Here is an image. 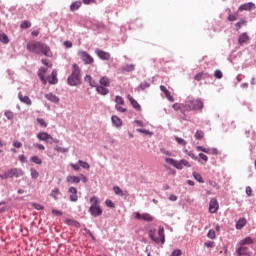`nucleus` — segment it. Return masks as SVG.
Listing matches in <instances>:
<instances>
[{
    "label": "nucleus",
    "instance_id": "1",
    "mask_svg": "<svg viewBox=\"0 0 256 256\" xmlns=\"http://www.w3.org/2000/svg\"><path fill=\"white\" fill-rule=\"evenodd\" d=\"M26 49L29 53L34 55H44V57H51V48L49 45L41 41H31L26 44Z\"/></svg>",
    "mask_w": 256,
    "mask_h": 256
},
{
    "label": "nucleus",
    "instance_id": "2",
    "mask_svg": "<svg viewBox=\"0 0 256 256\" xmlns=\"http://www.w3.org/2000/svg\"><path fill=\"white\" fill-rule=\"evenodd\" d=\"M67 83L70 87L81 85V68H79V65H72V73L68 76Z\"/></svg>",
    "mask_w": 256,
    "mask_h": 256
},
{
    "label": "nucleus",
    "instance_id": "3",
    "mask_svg": "<svg viewBox=\"0 0 256 256\" xmlns=\"http://www.w3.org/2000/svg\"><path fill=\"white\" fill-rule=\"evenodd\" d=\"M157 230L155 228H152L148 231V236L151 239V241H154L157 245L161 243L162 245H165V228L159 227L158 229V237Z\"/></svg>",
    "mask_w": 256,
    "mask_h": 256
},
{
    "label": "nucleus",
    "instance_id": "4",
    "mask_svg": "<svg viewBox=\"0 0 256 256\" xmlns=\"http://www.w3.org/2000/svg\"><path fill=\"white\" fill-rule=\"evenodd\" d=\"M25 173L23 172V169L21 168H11L6 170L3 174H0V179L5 180V179H13V177H23Z\"/></svg>",
    "mask_w": 256,
    "mask_h": 256
},
{
    "label": "nucleus",
    "instance_id": "5",
    "mask_svg": "<svg viewBox=\"0 0 256 256\" xmlns=\"http://www.w3.org/2000/svg\"><path fill=\"white\" fill-rule=\"evenodd\" d=\"M189 111H203L205 104L201 99H192L188 101Z\"/></svg>",
    "mask_w": 256,
    "mask_h": 256
},
{
    "label": "nucleus",
    "instance_id": "6",
    "mask_svg": "<svg viewBox=\"0 0 256 256\" xmlns=\"http://www.w3.org/2000/svg\"><path fill=\"white\" fill-rule=\"evenodd\" d=\"M78 56L81 61H83L84 65H93V63H95V60L92 58L91 54L87 53V51H79Z\"/></svg>",
    "mask_w": 256,
    "mask_h": 256
},
{
    "label": "nucleus",
    "instance_id": "7",
    "mask_svg": "<svg viewBox=\"0 0 256 256\" xmlns=\"http://www.w3.org/2000/svg\"><path fill=\"white\" fill-rule=\"evenodd\" d=\"M88 211L92 217H101L103 215V208L99 205H91Z\"/></svg>",
    "mask_w": 256,
    "mask_h": 256
},
{
    "label": "nucleus",
    "instance_id": "8",
    "mask_svg": "<svg viewBox=\"0 0 256 256\" xmlns=\"http://www.w3.org/2000/svg\"><path fill=\"white\" fill-rule=\"evenodd\" d=\"M135 219H138V221H146L147 223H153V216L149 213H135Z\"/></svg>",
    "mask_w": 256,
    "mask_h": 256
},
{
    "label": "nucleus",
    "instance_id": "9",
    "mask_svg": "<svg viewBox=\"0 0 256 256\" xmlns=\"http://www.w3.org/2000/svg\"><path fill=\"white\" fill-rule=\"evenodd\" d=\"M165 163L172 165V167H175V169H178V171H182L183 169V163H181V160L177 161L173 158H165Z\"/></svg>",
    "mask_w": 256,
    "mask_h": 256
},
{
    "label": "nucleus",
    "instance_id": "10",
    "mask_svg": "<svg viewBox=\"0 0 256 256\" xmlns=\"http://www.w3.org/2000/svg\"><path fill=\"white\" fill-rule=\"evenodd\" d=\"M95 54L101 61H109L111 59V54L109 52H105L101 49H95Z\"/></svg>",
    "mask_w": 256,
    "mask_h": 256
},
{
    "label": "nucleus",
    "instance_id": "11",
    "mask_svg": "<svg viewBox=\"0 0 256 256\" xmlns=\"http://www.w3.org/2000/svg\"><path fill=\"white\" fill-rule=\"evenodd\" d=\"M119 73L125 75V73H133L135 71V64H125L118 69Z\"/></svg>",
    "mask_w": 256,
    "mask_h": 256
},
{
    "label": "nucleus",
    "instance_id": "12",
    "mask_svg": "<svg viewBox=\"0 0 256 256\" xmlns=\"http://www.w3.org/2000/svg\"><path fill=\"white\" fill-rule=\"evenodd\" d=\"M46 81L49 85H57V83H59V78H57V71L55 69L52 70L51 75L47 77Z\"/></svg>",
    "mask_w": 256,
    "mask_h": 256
},
{
    "label": "nucleus",
    "instance_id": "13",
    "mask_svg": "<svg viewBox=\"0 0 256 256\" xmlns=\"http://www.w3.org/2000/svg\"><path fill=\"white\" fill-rule=\"evenodd\" d=\"M46 73H47V68L42 66L38 69L37 75H38L42 85H47V79L45 78Z\"/></svg>",
    "mask_w": 256,
    "mask_h": 256
},
{
    "label": "nucleus",
    "instance_id": "14",
    "mask_svg": "<svg viewBox=\"0 0 256 256\" xmlns=\"http://www.w3.org/2000/svg\"><path fill=\"white\" fill-rule=\"evenodd\" d=\"M113 191L115 195L118 197H123V199H127V197H129V192L127 190L123 191L119 186H114Z\"/></svg>",
    "mask_w": 256,
    "mask_h": 256
},
{
    "label": "nucleus",
    "instance_id": "15",
    "mask_svg": "<svg viewBox=\"0 0 256 256\" xmlns=\"http://www.w3.org/2000/svg\"><path fill=\"white\" fill-rule=\"evenodd\" d=\"M249 39V34H247V32H243L238 36V45H240V47L247 45V43H249Z\"/></svg>",
    "mask_w": 256,
    "mask_h": 256
},
{
    "label": "nucleus",
    "instance_id": "16",
    "mask_svg": "<svg viewBox=\"0 0 256 256\" xmlns=\"http://www.w3.org/2000/svg\"><path fill=\"white\" fill-rule=\"evenodd\" d=\"M127 99L132 105L133 109H135L136 111H141V105L139 104V102H137V100H135V98H133V96L128 94Z\"/></svg>",
    "mask_w": 256,
    "mask_h": 256
},
{
    "label": "nucleus",
    "instance_id": "17",
    "mask_svg": "<svg viewBox=\"0 0 256 256\" xmlns=\"http://www.w3.org/2000/svg\"><path fill=\"white\" fill-rule=\"evenodd\" d=\"M255 9V3L247 2L239 6L238 11H251Z\"/></svg>",
    "mask_w": 256,
    "mask_h": 256
},
{
    "label": "nucleus",
    "instance_id": "18",
    "mask_svg": "<svg viewBox=\"0 0 256 256\" xmlns=\"http://www.w3.org/2000/svg\"><path fill=\"white\" fill-rule=\"evenodd\" d=\"M111 122L113 127H116L117 129H119V127H123V120H121L117 115H113L111 117Z\"/></svg>",
    "mask_w": 256,
    "mask_h": 256
},
{
    "label": "nucleus",
    "instance_id": "19",
    "mask_svg": "<svg viewBox=\"0 0 256 256\" xmlns=\"http://www.w3.org/2000/svg\"><path fill=\"white\" fill-rule=\"evenodd\" d=\"M160 90L162 91L163 94H165L166 99H168V101H170V103H173L175 101V98H173V96H171V92H169L167 87L161 85Z\"/></svg>",
    "mask_w": 256,
    "mask_h": 256
},
{
    "label": "nucleus",
    "instance_id": "20",
    "mask_svg": "<svg viewBox=\"0 0 256 256\" xmlns=\"http://www.w3.org/2000/svg\"><path fill=\"white\" fill-rule=\"evenodd\" d=\"M45 99L47 101H50V103H59L60 99L57 95L53 94L52 92H49L48 94H45Z\"/></svg>",
    "mask_w": 256,
    "mask_h": 256
},
{
    "label": "nucleus",
    "instance_id": "21",
    "mask_svg": "<svg viewBox=\"0 0 256 256\" xmlns=\"http://www.w3.org/2000/svg\"><path fill=\"white\" fill-rule=\"evenodd\" d=\"M66 181L67 183H71V185H77L78 183H81V178L79 176L69 175L66 177Z\"/></svg>",
    "mask_w": 256,
    "mask_h": 256
},
{
    "label": "nucleus",
    "instance_id": "22",
    "mask_svg": "<svg viewBox=\"0 0 256 256\" xmlns=\"http://www.w3.org/2000/svg\"><path fill=\"white\" fill-rule=\"evenodd\" d=\"M96 93L105 97V95H109V89L106 86L98 85L96 86Z\"/></svg>",
    "mask_w": 256,
    "mask_h": 256
},
{
    "label": "nucleus",
    "instance_id": "23",
    "mask_svg": "<svg viewBox=\"0 0 256 256\" xmlns=\"http://www.w3.org/2000/svg\"><path fill=\"white\" fill-rule=\"evenodd\" d=\"M238 256H249V248L247 246H241L236 250Z\"/></svg>",
    "mask_w": 256,
    "mask_h": 256
},
{
    "label": "nucleus",
    "instance_id": "24",
    "mask_svg": "<svg viewBox=\"0 0 256 256\" xmlns=\"http://www.w3.org/2000/svg\"><path fill=\"white\" fill-rule=\"evenodd\" d=\"M209 211H210V213H216L217 211H219V202H217V200L210 201Z\"/></svg>",
    "mask_w": 256,
    "mask_h": 256
},
{
    "label": "nucleus",
    "instance_id": "25",
    "mask_svg": "<svg viewBox=\"0 0 256 256\" xmlns=\"http://www.w3.org/2000/svg\"><path fill=\"white\" fill-rule=\"evenodd\" d=\"M99 83L102 87H111V79H109L107 76L101 77Z\"/></svg>",
    "mask_w": 256,
    "mask_h": 256
},
{
    "label": "nucleus",
    "instance_id": "26",
    "mask_svg": "<svg viewBox=\"0 0 256 256\" xmlns=\"http://www.w3.org/2000/svg\"><path fill=\"white\" fill-rule=\"evenodd\" d=\"M37 139H39V141H49L51 135L47 132H40L37 134Z\"/></svg>",
    "mask_w": 256,
    "mask_h": 256
},
{
    "label": "nucleus",
    "instance_id": "27",
    "mask_svg": "<svg viewBox=\"0 0 256 256\" xmlns=\"http://www.w3.org/2000/svg\"><path fill=\"white\" fill-rule=\"evenodd\" d=\"M246 225L247 219L239 218L238 221L236 222V229H238V231H241V229H243V227H245Z\"/></svg>",
    "mask_w": 256,
    "mask_h": 256
},
{
    "label": "nucleus",
    "instance_id": "28",
    "mask_svg": "<svg viewBox=\"0 0 256 256\" xmlns=\"http://www.w3.org/2000/svg\"><path fill=\"white\" fill-rule=\"evenodd\" d=\"M18 99L21 101V103H25V105H31V98L29 96H23L21 92L18 94Z\"/></svg>",
    "mask_w": 256,
    "mask_h": 256
},
{
    "label": "nucleus",
    "instance_id": "29",
    "mask_svg": "<svg viewBox=\"0 0 256 256\" xmlns=\"http://www.w3.org/2000/svg\"><path fill=\"white\" fill-rule=\"evenodd\" d=\"M254 240L251 237H246L240 241V246L244 247L245 245H253Z\"/></svg>",
    "mask_w": 256,
    "mask_h": 256
},
{
    "label": "nucleus",
    "instance_id": "30",
    "mask_svg": "<svg viewBox=\"0 0 256 256\" xmlns=\"http://www.w3.org/2000/svg\"><path fill=\"white\" fill-rule=\"evenodd\" d=\"M184 153H186V155H188V157H191V159H193L194 161H197L198 163H201L203 165V161H201L199 157L195 156L193 151L185 150Z\"/></svg>",
    "mask_w": 256,
    "mask_h": 256
},
{
    "label": "nucleus",
    "instance_id": "31",
    "mask_svg": "<svg viewBox=\"0 0 256 256\" xmlns=\"http://www.w3.org/2000/svg\"><path fill=\"white\" fill-rule=\"evenodd\" d=\"M149 87H151V83H149L148 81H143L137 87V91H145V89H149Z\"/></svg>",
    "mask_w": 256,
    "mask_h": 256
},
{
    "label": "nucleus",
    "instance_id": "32",
    "mask_svg": "<svg viewBox=\"0 0 256 256\" xmlns=\"http://www.w3.org/2000/svg\"><path fill=\"white\" fill-rule=\"evenodd\" d=\"M81 1H74L70 5V11H78V9H81Z\"/></svg>",
    "mask_w": 256,
    "mask_h": 256
},
{
    "label": "nucleus",
    "instance_id": "33",
    "mask_svg": "<svg viewBox=\"0 0 256 256\" xmlns=\"http://www.w3.org/2000/svg\"><path fill=\"white\" fill-rule=\"evenodd\" d=\"M4 115L6 116L8 121H13V119H15V113H13V111H11V110H6L4 112Z\"/></svg>",
    "mask_w": 256,
    "mask_h": 256
},
{
    "label": "nucleus",
    "instance_id": "34",
    "mask_svg": "<svg viewBox=\"0 0 256 256\" xmlns=\"http://www.w3.org/2000/svg\"><path fill=\"white\" fill-rule=\"evenodd\" d=\"M0 42L3 43V45L9 44V36L5 33L0 34Z\"/></svg>",
    "mask_w": 256,
    "mask_h": 256
},
{
    "label": "nucleus",
    "instance_id": "35",
    "mask_svg": "<svg viewBox=\"0 0 256 256\" xmlns=\"http://www.w3.org/2000/svg\"><path fill=\"white\" fill-rule=\"evenodd\" d=\"M245 23H247V20H245V19H241L240 21H238V22L234 25L235 31H239V29H241V27H243V25H245Z\"/></svg>",
    "mask_w": 256,
    "mask_h": 256
},
{
    "label": "nucleus",
    "instance_id": "36",
    "mask_svg": "<svg viewBox=\"0 0 256 256\" xmlns=\"http://www.w3.org/2000/svg\"><path fill=\"white\" fill-rule=\"evenodd\" d=\"M194 137L197 141H201V139L205 137V132H203L202 130H197Z\"/></svg>",
    "mask_w": 256,
    "mask_h": 256
},
{
    "label": "nucleus",
    "instance_id": "37",
    "mask_svg": "<svg viewBox=\"0 0 256 256\" xmlns=\"http://www.w3.org/2000/svg\"><path fill=\"white\" fill-rule=\"evenodd\" d=\"M59 193H61V191L59 190V188H53L51 193H50V197H52V199H55V201H57V195H59Z\"/></svg>",
    "mask_w": 256,
    "mask_h": 256
},
{
    "label": "nucleus",
    "instance_id": "38",
    "mask_svg": "<svg viewBox=\"0 0 256 256\" xmlns=\"http://www.w3.org/2000/svg\"><path fill=\"white\" fill-rule=\"evenodd\" d=\"M30 161L32 163H35V165H41L43 163V160H41V158H39V156H32L30 158Z\"/></svg>",
    "mask_w": 256,
    "mask_h": 256
},
{
    "label": "nucleus",
    "instance_id": "39",
    "mask_svg": "<svg viewBox=\"0 0 256 256\" xmlns=\"http://www.w3.org/2000/svg\"><path fill=\"white\" fill-rule=\"evenodd\" d=\"M187 111H191V110H189V104L188 103L187 104H181L180 113L182 115H185V113H187Z\"/></svg>",
    "mask_w": 256,
    "mask_h": 256
},
{
    "label": "nucleus",
    "instance_id": "40",
    "mask_svg": "<svg viewBox=\"0 0 256 256\" xmlns=\"http://www.w3.org/2000/svg\"><path fill=\"white\" fill-rule=\"evenodd\" d=\"M194 179H196L198 181V183H205V180H203V176H201V174L197 173V172H193L192 173Z\"/></svg>",
    "mask_w": 256,
    "mask_h": 256
},
{
    "label": "nucleus",
    "instance_id": "41",
    "mask_svg": "<svg viewBox=\"0 0 256 256\" xmlns=\"http://www.w3.org/2000/svg\"><path fill=\"white\" fill-rule=\"evenodd\" d=\"M54 151H57V153H69V148H63L56 145Z\"/></svg>",
    "mask_w": 256,
    "mask_h": 256
},
{
    "label": "nucleus",
    "instance_id": "42",
    "mask_svg": "<svg viewBox=\"0 0 256 256\" xmlns=\"http://www.w3.org/2000/svg\"><path fill=\"white\" fill-rule=\"evenodd\" d=\"M36 121L40 125V127L46 128L49 125L43 118H37Z\"/></svg>",
    "mask_w": 256,
    "mask_h": 256
},
{
    "label": "nucleus",
    "instance_id": "43",
    "mask_svg": "<svg viewBox=\"0 0 256 256\" xmlns=\"http://www.w3.org/2000/svg\"><path fill=\"white\" fill-rule=\"evenodd\" d=\"M115 103L116 105H125V100L123 99V97L117 95L115 97Z\"/></svg>",
    "mask_w": 256,
    "mask_h": 256
},
{
    "label": "nucleus",
    "instance_id": "44",
    "mask_svg": "<svg viewBox=\"0 0 256 256\" xmlns=\"http://www.w3.org/2000/svg\"><path fill=\"white\" fill-rule=\"evenodd\" d=\"M205 75H207L206 73L200 72L197 73L194 77L195 81H202L203 79H205Z\"/></svg>",
    "mask_w": 256,
    "mask_h": 256
},
{
    "label": "nucleus",
    "instance_id": "45",
    "mask_svg": "<svg viewBox=\"0 0 256 256\" xmlns=\"http://www.w3.org/2000/svg\"><path fill=\"white\" fill-rule=\"evenodd\" d=\"M30 175H31V179H37L39 177V172H37L35 168H31Z\"/></svg>",
    "mask_w": 256,
    "mask_h": 256
},
{
    "label": "nucleus",
    "instance_id": "46",
    "mask_svg": "<svg viewBox=\"0 0 256 256\" xmlns=\"http://www.w3.org/2000/svg\"><path fill=\"white\" fill-rule=\"evenodd\" d=\"M208 239H217V234H215V230L210 229L207 233Z\"/></svg>",
    "mask_w": 256,
    "mask_h": 256
},
{
    "label": "nucleus",
    "instance_id": "47",
    "mask_svg": "<svg viewBox=\"0 0 256 256\" xmlns=\"http://www.w3.org/2000/svg\"><path fill=\"white\" fill-rule=\"evenodd\" d=\"M207 155H219V150L217 148H208Z\"/></svg>",
    "mask_w": 256,
    "mask_h": 256
},
{
    "label": "nucleus",
    "instance_id": "48",
    "mask_svg": "<svg viewBox=\"0 0 256 256\" xmlns=\"http://www.w3.org/2000/svg\"><path fill=\"white\" fill-rule=\"evenodd\" d=\"M105 205L106 207H109V209H115V203H113V200L111 199H106Z\"/></svg>",
    "mask_w": 256,
    "mask_h": 256
},
{
    "label": "nucleus",
    "instance_id": "49",
    "mask_svg": "<svg viewBox=\"0 0 256 256\" xmlns=\"http://www.w3.org/2000/svg\"><path fill=\"white\" fill-rule=\"evenodd\" d=\"M29 27H31V23L27 20H24L21 24H20V28L21 29H29Z\"/></svg>",
    "mask_w": 256,
    "mask_h": 256
},
{
    "label": "nucleus",
    "instance_id": "50",
    "mask_svg": "<svg viewBox=\"0 0 256 256\" xmlns=\"http://www.w3.org/2000/svg\"><path fill=\"white\" fill-rule=\"evenodd\" d=\"M78 163L80 165V167H82V169H89L91 166L89 165V163L83 161V160H78Z\"/></svg>",
    "mask_w": 256,
    "mask_h": 256
},
{
    "label": "nucleus",
    "instance_id": "51",
    "mask_svg": "<svg viewBox=\"0 0 256 256\" xmlns=\"http://www.w3.org/2000/svg\"><path fill=\"white\" fill-rule=\"evenodd\" d=\"M198 159H200V161H204V163H207V161H209V157L207 155H205L204 153H199Z\"/></svg>",
    "mask_w": 256,
    "mask_h": 256
},
{
    "label": "nucleus",
    "instance_id": "52",
    "mask_svg": "<svg viewBox=\"0 0 256 256\" xmlns=\"http://www.w3.org/2000/svg\"><path fill=\"white\" fill-rule=\"evenodd\" d=\"M90 203H92L91 205H99V203H101V202L99 201V197H97V196H92V197L90 198Z\"/></svg>",
    "mask_w": 256,
    "mask_h": 256
},
{
    "label": "nucleus",
    "instance_id": "53",
    "mask_svg": "<svg viewBox=\"0 0 256 256\" xmlns=\"http://www.w3.org/2000/svg\"><path fill=\"white\" fill-rule=\"evenodd\" d=\"M136 131L137 133H143L144 135H153V132L143 128H139Z\"/></svg>",
    "mask_w": 256,
    "mask_h": 256
},
{
    "label": "nucleus",
    "instance_id": "54",
    "mask_svg": "<svg viewBox=\"0 0 256 256\" xmlns=\"http://www.w3.org/2000/svg\"><path fill=\"white\" fill-rule=\"evenodd\" d=\"M69 200H70L72 203H77V201H79V196H77V194H70Z\"/></svg>",
    "mask_w": 256,
    "mask_h": 256
},
{
    "label": "nucleus",
    "instance_id": "55",
    "mask_svg": "<svg viewBox=\"0 0 256 256\" xmlns=\"http://www.w3.org/2000/svg\"><path fill=\"white\" fill-rule=\"evenodd\" d=\"M214 77L216 79H223V72L221 70H215Z\"/></svg>",
    "mask_w": 256,
    "mask_h": 256
},
{
    "label": "nucleus",
    "instance_id": "56",
    "mask_svg": "<svg viewBox=\"0 0 256 256\" xmlns=\"http://www.w3.org/2000/svg\"><path fill=\"white\" fill-rule=\"evenodd\" d=\"M70 167H72V169L74 171H79L81 169V164H79V162L75 163H70Z\"/></svg>",
    "mask_w": 256,
    "mask_h": 256
},
{
    "label": "nucleus",
    "instance_id": "57",
    "mask_svg": "<svg viewBox=\"0 0 256 256\" xmlns=\"http://www.w3.org/2000/svg\"><path fill=\"white\" fill-rule=\"evenodd\" d=\"M175 141L179 144V145H187V141H185V139L181 138V137H175Z\"/></svg>",
    "mask_w": 256,
    "mask_h": 256
},
{
    "label": "nucleus",
    "instance_id": "58",
    "mask_svg": "<svg viewBox=\"0 0 256 256\" xmlns=\"http://www.w3.org/2000/svg\"><path fill=\"white\" fill-rule=\"evenodd\" d=\"M183 255V252L181 251V249H175L172 251L170 256H181Z\"/></svg>",
    "mask_w": 256,
    "mask_h": 256
},
{
    "label": "nucleus",
    "instance_id": "59",
    "mask_svg": "<svg viewBox=\"0 0 256 256\" xmlns=\"http://www.w3.org/2000/svg\"><path fill=\"white\" fill-rule=\"evenodd\" d=\"M204 247H207L208 249H213V247H215V243L213 241H207L204 243Z\"/></svg>",
    "mask_w": 256,
    "mask_h": 256
},
{
    "label": "nucleus",
    "instance_id": "60",
    "mask_svg": "<svg viewBox=\"0 0 256 256\" xmlns=\"http://www.w3.org/2000/svg\"><path fill=\"white\" fill-rule=\"evenodd\" d=\"M33 207L36 209V211H43V209H45V207L39 203H34Z\"/></svg>",
    "mask_w": 256,
    "mask_h": 256
},
{
    "label": "nucleus",
    "instance_id": "61",
    "mask_svg": "<svg viewBox=\"0 0 256 256\" xmlns=\"http://www.w3.org/2000/svg\"><path fill=\"white\" fill-rule=\"evenodd\" d=\"M115 109L116 111H119V113H127V108H123L117 104L115 105Z\"/></svg>",
    "mask_w": 256,
    "mask_h": 256
},
{
    "label": "nucleus",
    "instance_id": "62",
    "mask_svg": "<svg viewBox=\"0 0 256 256\" xmlns=\"http://www.w3.org/2000/svg\"><path fill=\"white\" fill-rule=\"evenodd\" d=\"M96 29H98L99 31L105 29V24L98 22L95 24Z\"/></svg>",
    "mask_w": 256,
    "mask_h": 256
},
{
    "label": "nucleus",
    "instance_id": "63",
    "mask_svg": "<svg viewBox=\"0 0 256 256\" xmlns=\"http://www.w3.org/2000/svg\"><path fill=\"white\" fill-rule=\"evenodd\" d=\"M227 19L231 22L237 21V15L236 14H229Z\"/></svg>",
    "mask_w": 256,
    "mask_h": 256
},
{
    "label": "nucleus",
    "instance_id": "64",
    "mask_svg": "<svg viewBox=\"0 0 256 256\" xmlns=\"http://www.w3.org/2000/svg\"><path fill=\"white\" fill-rule=\"evenodd\" d=\"M181 105H182V104L174 103V104L172 105V109H174V111H180V110H181Z\"/></svg>",
    "mask_w": 256,
    "mask_h": 256
}]
</instances>
